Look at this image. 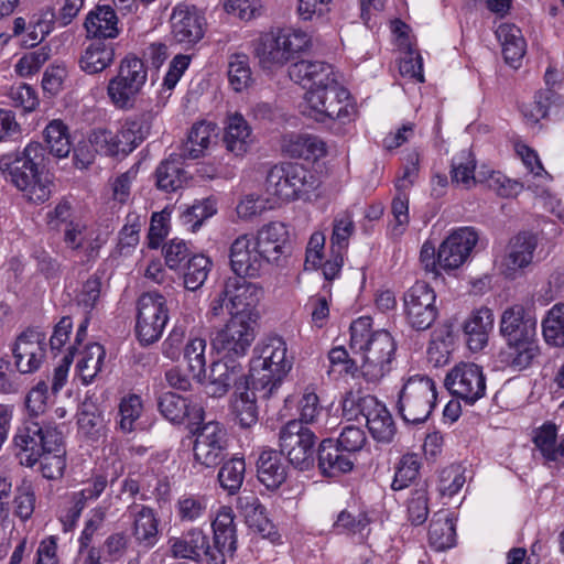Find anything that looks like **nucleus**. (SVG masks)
Segmentation results:
<instances>
[{"label":"nucleus","mask_w":564,"mask_h":564,"mask_svg":"<svg viewBox=\"0 0 564 564\" xmlns=\"http://www.w3.org/2000/svg\"><path fill=\"white\" fill-rule=\"evenodd\" d=\"M291 80L307 89L302 112L328 123L338 134L348 132L357 117L350 93L337 84L332 65L321 61H299L289 67Z\"/></svg>","instance_id":"f257e3e1"},{"label":"nucleus","mask_w":564,"mask_h":564,"mask_svg":"<svg viewBox=\"0 0 564 564\" xmlns=\"http://www.w3.org/2000/svg\"><path fill=\"white\" fill-rule=\"evenodd\" d=\"M12 443L21 466L32 468L40 463L43 477L57 479L63 476L66 467L64 436L53 420L24 419L17 427Z\"/></svg>","instance_id":"f03ea898"},{"label":"nucleus","mask_w":564,"mask_h":564,"mask_svg":"<svg viewBox=\"0 0 564 564\" xmlns=\"http://www.w3.org/2000/svg\"><path fill=\"white\" fill-rule=\"evenodd\" d=\"M46 149L40 142H30L14 155L0 160V170L23 195L33 204H43L52 195V176L45 171Z\"/></svg>","instance_id":"7ed1b4c3"},{"label":"nucleus","mask_w":564,"mask_h":564,"mask_svg":"<svg viewBox=\"0 0 564 564\" xmlns=\"http://www.w3.org/2000/svg\"><path fill=\"white\" fill-rule=\"evenodd\" d=\"M370 316H360L350 325V348L362 356L364 379L377 383L393 368L397 344L384 329H372Z\"/></svg>","instance_id":"20e7f679"},{"label":"nucleus","mask_w":564,"mask_h":564,"mask_svg":"<svg viewBox=\"0 0 564 564\" xmlns=\"http://www.w3.org/2000/svg\"><path fill=\"white\" fill-rule=\"evenodd\" d=\"M256 352L258 355L250 366V383L262 399H269L280 388L292 367L286 357V343L282 337H270L256 348Z\"/></svg>","instance_id":"39448f33"},{"label":"nucleus","mask_w":564,"mask_h":564,"mask_svg":"<svg viewBox=\"0 0 564 564\" xmlns=\"http://www.w3.org/2000/svg\"><path fill=\"white\" fill-rule=\"evenodd\" d=\"M321 185L319 177L299 163L273 165L267 173L265 193L274 203L311 200Z\"/></svg>","instance_id":"423d86ee"},{"label":"nucleus","mask_w":564,"mask_h":564,"mask_svg":"<svg viewBox=\"0 0 564 564\" xmlns=\"http://www.w3.org/2000/svg\"><path fill=\"white\" fill-rule=\"evenodd\" d=\"M310 44L306 32L293 28H275L258 39L254 54L267 69L283 67Z\"/></svg>","instance_id":"0eeeda50"},{"label":"nucleus","mask_w":564,"mask_h":564,"mask_svg":"<svg viewBox=\"0 0 564 564\" xmlns=\"http://www.w3.org/2000/svg\"><path fill=\"white\" fill-rule=\"evenodd\" d=\"M437 392L432 378L425 375L409 377L398 393L397 409L404 422H425L436 405Z\"/></svg>","instance_id":"6e6552de"},{"label":"nucleus","mask_w":564,"mask_h":564,"mask_svg":"<svg viewBox=\"0 0 564 564\" xmlns=\"http://www.w3.org/2000/svg\"><path fill=\"white\" fill-rule=\"evenodd\" d=\"M147 78L148 70L143 61L135 56H126L120 63L117 76L107 86V95L112 105L117 109H132Z\"/></svg>","instance_id":"1a4fd4ad"},{"label":"nucleus","mask_w":564,"mask_h":564,"mask_svg":"<svg viewBox=\"0 0 564 564\" xmlns=\"http://www.w3.org/2000/svg\"><path fill=\"white\" fill-rule=\"evenodd\" d=\"M135 336L142 346L156 343L163 335L170 315L165 296L156 291H149L137 302Z\"/></svg>","instance_id":"9d476101"},{"label":"nucleus","mask_w":564,"mask_h":564,"mask_svg":"<svg viewBox=\"0 0 564 564\" xmlns=\"http://www.w3.org/2000/svg\"><path fill=\"white\" fill-rule=\"evenodd\" d=\"M436 292L426 282L416 281L402 296L406 324L415 330L429 329L438 316Z\"/></svg>","instance_id":"9b49d317"},{"label":"nucleus","mask_w":564,"mask_h":564,"mask_svg":"<svg viewBox=\"0 0 564 564\" xmlns=\"http://www.w3.org/2000/svg\"><path fill=\"white\" fill-rule=\"evenodd\" d=\"M281 455L300 469H307L314 462L315 434L302 422L289 421L279 433Z\"/></svg>","instance_id":"f8f14e48"},{"label":"nucleus","mask_w":564,"mask_h":564,"mask_svg":"<svg viewBox=\"0 0 564 564\" xmlns=\"http://www.w3.org/2000/svg\"><path fill=\"white\" fill-rule=\"evenodd\" d=\"M256 325L257 322L229 315L226 324L215 333L213 348L225 357H243L256 338Z\"/></svg>","instance_id":"ddd939ff"},{"label":"nucleus","mask_w":564,"mask_h":564,"mask_svg":"<svg viewBox=\"0 0 564 564\" xmlns=\"http://www.w3.org/2000/svg\"><path fill=\"white\" fill-rule=\"evenodd\" d=\"M235 518L231 507L223 506L218 509L212 522L213 545L207 547V564H225L228 557L234 558L238 550Z\"/></svg>","instance_id":"4468645a"},{"label":"nucleus","mask_w":564,"mask_h":564,"mask_svg":"<svg viewBox=\"0 0 564 564\" xmlns=\"http://www.w3.org/2000/svg\"><path fill=\"white\" fill-rule=\"evenodd\" d=\"M193 434L194 458L205 467L219 465L227 455V432L224 425L217 421H209L197 426Z\"/></svg>","instance_id":"2eb2a0df"},{"label":"nucleus","mask_w":564,"mask_h":564,"mask_svg":"<svg viewBox=\"0 0 564 564\" xmlns=\"http://www.w3.org/2000/svg\"><path fill=\"white\" fill-rule=\"evenodd\" d=\"M445 387L466 404L473 405L486 394V376L474 362H459L445 378Z\"/></svg>","instance_id":"dca6fc26"},{"label":"nucleus","mask_w":564,"mask_h":564,"mask_svg":"<svg viewBox=\"0 0 564 564\" xmlns=\"http://www.w3.org/2000/svg\"><path fill=\"white\" fill-rule=\"evenodd\" d=\"M479 236L473 227H462L453 231L438 248V264L445 272L462 267L478 242Z\"/></svg>","instance_id":"f3484780"},{"label":"nucleus","mask_w":564,"mask_h":564,"mask_svg":"<svg viewBox=\"0 0 564 564\" xmlns=\"http://www.w3.org/2000/svg\"><path fill=\"white\" fill-rule=\"evenodd\" d=\"M229 260L230 268L236 274L235 278L239 279L259 278L269 264L252 242L249 234L240 235L232 241Z\"/></svg>","instance_id":"a211bd4d"},{"label":"nucleus","mask_w":564,"mask_h":564,"mask_svg":"<svg viewBox=\"0 0 564 564\" xmlns=\"http://www.w3.org/2000/svg\"><path fill=\"white\" fill-rule=\"evenodd\" d=\"M226 283L230 296L229 315L257 322L259 318L257 306L263 295L262 288L239 278H228Z\"/></svg>","instance_id":"6ab92c4d"},{"label":"nucleus","mask_w":564,"mask_h":564,"mask_svg":"<svg viewBox=\"0 0 564 564\" xmlns=\"http://www.w3.org/2000/svg\"><path fill=\"white\" fill-rule=\"evenodd\" d=\"M12 355L20 373L37 371L45 358V336L36 329L28 328L17 337Z\"/></svg>","instance_id":"aec40b11"},{"label":"nucleus","mask_w":564,"mask_h":564,"mask_svg":"<svg viewBox=\"0 0 564 564\" xmlns=\"http://www.w3.org/2000/svg\"><path fill=\"white\" fill-rule=\"evenodd\" d=\"M250 236L269 264H279L280 260L285 257L290 243V232L286 224L270 221Z\"/></svg>","instance_id":"412c9836"},{"label":"nucleus","mask_w":564,"mask_h":564,"mask_svg":"<svg viewBox=\"0 0 564 564\" xmlns=\"http://www.w3.org/2000/svg\"><path fill=\"white\" fill-rule=\"evenodd\" d=\"M63 241L68 249L84 253L89 261L97 258L100 248L107 241V237L97 227L76 219L67 223L63 228Z\"/></svg>","instance_id":"4be33fe9"},{"label":"nucleus","mask_w":564,"mask_h":564,"mask_svg":"<svg viewBox=\"0 0 564 564\" xmlns=\"http://www.w3.org/2000/svg\"><path fill=\"white\" fill-rule=\"evenodd\" d=\"M214 361L206 382V392L213 398L225 395L235 386L236 391L248 384L242 366L235 359Z\"/></svg>","instance_id":"5701e85b"},{"label":"nucleus","mask_w":564,"mask_h":564,"mask_svg":"<svg viewBox=\"0 0 564 564\" xmlns=\"http://www.w3.org/2000/svg\"><path fill=\"white\" fill-rule=\"evenodd\" d=\"M358 408L373 440L390 443L395 434V425L386 405L376 397L366 395L359 399Z\"/></svg>","instance_id":"b1692460"},{"label":"nucleus","mask_w":564,"mask_h":564,"mask_svg":"<svg viewBox=\"0 0 564 564\" xmlns=\"http://www.w3.org/2000/svg\"><path fill=\"white\" fill-rule=\"evenodd\" d=\"M172 34L176 42L194 45L205 32V18L195 6L177 4L171 15Z\"/></svg>","instance_id":"393cba45"},{"label":"nucleus","mask_w":564,"mask_h":564,"mask_svg":"<svg viewBox=\"0 0 564 564\" xmlns=\"http://www.w3.org/2000/svg\"><path fill=\"white\" fill-rule=\"evenodd\" d=\"M237 509L249 529L259 533L273 545L282 544L281 534L268 518L265 508L260 503L257 496H239Z\"/></svg>","instance_id":"a878e982"},{"label":"nucleus","mask_w":564,"mask_h":564,"mask_svg":"<svg viewBox=\"0 0 564 564\" xmlns=\"http://www.w3.org/2000/svg\"><path fill=\"white\" fill-rule=\"evenodd\" d=\"M161 414L172 423L200 424L204 419L203 406L192 398H185L174 392H166L159 399Z\"/></svg>","instance_id":"bb28decb"},{"label":"nucleus","mask_w":564,"mask_h":564,"mask_svg":"<svg viewBox=\"0 0 564 564\" xmlns=\"http://www.w3.org/2000/svg\"><path fill=\"white\" fill-rule=\"evenodd\" d=\"M536 246V237L530 232H520L511 238L507 254L502 260L505 275L509 279H516L521 270L530 265Z\"/></svg>","instance_id":"cd10ccee"},{"label":"nucleus","mask_w":564,"mask_h":564,"mask_svg":"<svg viewBox=\"0 0 564 564\" xmlns=\"http://www.w3.org/2000/svg\"><path fill=\"white\" fill-rule=\"evenodd\" d=\"M500 333L508 343L533 338L536 334V319L525 311L522 304H513L501 315Z\"/></svg>","instance_id":"c85d7f7f"},{"label":"nucleus","mask_w":564,"mask_h":564,"mask_svg":"<svg viewBox=\"0 0 564 564\" xmlns=\"http://www.w3.org/2000/svg\"><path fill=\"white\" fill-rule=\"evenodd\" d=\"M116 46L112 42L90 39L82 50L79 68L88 75L104 72L115 62Z\"/></svg>","instance_id":"c756f323"},{"label":"nucleus","mask_w":564,"mask_h":564,"mask_svg":"<svg viewBox=\"0 0 564 564\" xmlns=\"http://www.w3.org/2000/svg\"><path fill=\"white\" fill-rule=\"evenodd\" d=\"M118 17L110 6H98L85 19L88 39L113 40L120 34Z\"/></svg>","instance_id":"7c9ffc66"},{"label":"nucleus","mask_w":564,"mask_h":564,"mask_svg":"<svg viewBox=\"0 0 564 564\" xmlns=\"http://www.w3.org/2000/svg\"><path fill=\"white\" fill-rule=\"evenodd\" d=\"M154 115L144 111L126 118L118 130L119 143L124 148V154L132 152L151 132Z\"/></svg>","instance_id":"2f4dec72"},{"label":"nucleus","mask_w":564,"mask_h":564,"mask_svg":"<svg viewBox=\"0 0 564 564\" xmlns=\"http://www.w3.org/2000/svg\"><path fill=\"white\" fill-rule=\"evenodd\" d=\"M130 514L133 517L132 535L143 550L152 549L159 541L158 520L151 508L134 505L131 506Z\"/></svg>","instance_id":"473e14b6"},{"label":"nucleus","mask_w":564,"mask_h":564,"mask_svg":"<svg viewBox=\"0 0 564 564\" xmlns=\"http://www.w3.org/2000/svg\"><path fill=\"white\" fill-rule=\"evenodd\" d=\"M456 517L447 510L433 514L429 529L430 546L437 551H446L456 545Z\"/></svg>","instance_id":"72a5a7b5"},{"label":"nucleus","mask_w":564,"mask_h":564,"mask_svg":"<svg viewBox=\"0 0 564 564\" xmlns=\"http://www.w3.org/2000/svg\"><path fill=\"white\" fill-rule=\"evenodd\" d=\"M494 327V314L488 307L475 310L464 323L467 346L473 352L480 351L488 343V334Z\"/></svg>","instance_id":"f704fd0d"},{"label":"nucleus","mask_w":564,"mask_h":564,"mask_svg":"<svg viewBox=\"0 0 564 564\" xmlns=\"http://www.w3.org/2000/svg\"><path fill=\"white\" fill-rule=\"evenodd\" d=\"M282 150L295 159L316 161L327 152L326 143L313 134H288L283 138Z\"/></svg>","instance_id":"c9c22d12"},{"label":"nucleus","mask_w":564,"mask_h":564,"mask_svg":"<svg viewBox=\"0 0 564 564\" xmlns=\"http://www.w3.org/2000/svg\"><path fill=\"white\" fill-rule=\"evenodd\" d=\"M169 543L171 553L176 558L198 561L202 554L207 557L209 539L202 529H191L178 538H171Z\"/></svg>","instance_id":"e433bc0d"},{"label":"nucleus","mask_w":564,"mask_h":564,"mask_svg":"<svg viewBox=\"0 0 564 564\" xmlns=\"http://www.w3.org/2000/svg\"><path fill=\"white\" fill-rule=\"evenodd\" d=\"M258 479L268 490L278 489L286 480V465L281 453L268 449L263 451L257 463Z\"/></svg>","instance_id":"4c0bfd02"},{"label":"nucleus","mask_w":564,"mask_h":564,"mask_svg":"<svg viewBox=\"0 0 564 564\" xmlns=\"http://www.w3.org/2000/svg\"><path fill=\"white\" fill-rule=\"evenodd\" d=\"M339 445L332 440H324L318 447V466L323 475L335 477L352 469L354 463L348 454H344Z\"/></svg>","instance_id":"58836bf2"},{"label":"nucleus","mask_w":564,"mask_h":564,"mask_svg":"<svg viewBox=\"0 0 564 564\" xmlns=\"http://www.w3.org/2000/svg\"><path fill=\"white\" fill-rule=\"evenodd\" d=\"M224 142L228 151L236 155L247 152L252 142V131L247 120L240 113L228 117L225 127Z\"/></svg>","instance_id":"ea45409f"},{"label":"nucleus","mask_w":564,"mask_h":564,"mask_svg":"<svg viewBox=\"0 0 564 564\" xmlns=\"http://www.w3.org/2000/svg\"><path fill=\"white\" fill-rule=\"evenodd\" d=\"M496 36L501 43L505 61L513 65L525 54L527 43L521 30L511 23H501L496 30Z\"/></svg>","instance_id":"a19ab883"},{"label":"nucleus","mask_w":564,"mask_h":564,"mask_svg":"<svg viewBox=\"0 0 564 564\" xmlns=\"http://www.w3.org/2000/svg\"><path fill=\"white\" fill-rule=\"evenodd\" d=\"M257 398L261 397L249 382L245 388L235 391L231 408L241 427L247 429L258 422Z\"/></svg>","instance_id":"79ce46f5"},{"label":"nucleus","mask_w":564,"mask_h":564,"mask_svg":"<svg viewBox=\"0 0 564 564\" xmlns=\"http://www.w3.org/2000/svg\"><path fill=\"white\" fill-rule=\"evenodd\" d=\"M106 351L100 344L93 343L79 352L76 362V372L83 384L87 386L94 381L101 370Z\"/></svg>","instance_id":"37998d69"},{"label":"nucleus","mask_w":564,"mask_h":564,"mask_svg":"<svg viewBox=\"0 0 564 564\" xmlns=\"http://www.w3.org/2000/svg\"><path fill=\"white\" fill-rule=\"evenodd\" d=\"M216 137L217 127L215 123L207 121L194 123L188 133L183 155L189 159L203 156Z\"/></svg>","instance_id":"c03bdc74"},{"label":"nucleus","mask_w":564,"mask_h":564,"mask_svg":"<svg viewBox=\"0 0 564 564\" xmlns=\"http://www.w3.org/2000/svg\"><path fill=\"white\" fill-rule=\"evenodd\" d=\"M517 152L529 173L538 181V183L527 181V188L536 195H544L546 193V185L552 181V176L543 167L538 153L524 144L518 145Z\"/></svg>","instance_id":"a18cd8bd"},{"label":"nucleus","mask_w":564,"mask_h":564,"mask_svg":"<svg viewBox=\"0 0 564 564\" xmlns=\"http://www.w3.org/2000/svg\"><path fill=\"white\" fill-rule=\"evenodd\" d=\"M155 177L158 188L169 193L181 188L187 180L186 172L172 156L156 167Z\"/></svg>","instance_id":"49530a36"},{"label":"nucleus","mask_w":564,"mask_h":564,"mask_svg":"<svg viewBox=\"0 0 564 564\" xmlns=\"http://www.w3.org/2000/svg\"><path fill=\"white\" fill-rule=\"evenodd\" d=\"M228 80L231 88L240 93L252 84V72L249 56L243 53H235L228 59Z\"/></svg>","instance_id":"de8ad7c7"},{"label":"nucleus","mask_w":564,"mask_h":564,"mask_svg":"<svg viewBox=\"0 0 564 564\" xmlns=\"http://www.w3.org/2000/svg\"><path fill=\"white\" fill-rule=\"evenodd\" d=\"M143 218L138 213H129L126 217V224L118 235L117 252L119 256H129L138 246L140 240V229Z\"/></svg>","instance_id":"09e8293b"},{"label":"nucleus","mask_w":564,"mask_h":564,"mask_svg":"<svg viewBox=\"0 0 564 564\" xmlns=\"http://www.w3.org/2000/svg\"><path fill=\"white\" fill-rule=\"evenodd\" d=\"M454 350V336L448 330L435 332L427 347V361L435 368L448 364Z\"/></svg>","instance_id":"8fccbe9b"},{"label":"nucleus","mask_w":564,"mask_h":564,"mask_svg":"<svg viewBox=\"0 0 564 564\" xmlns=\"http://www.w3.org/2000/svg\"><path fill=\"white\" fill-rule=\"evenodd\" d=\"M556 94L551 89L538 91L533 100L521 106V113L527 124L536 126L544 119L554 102Z\"/></svg>","instance_id":"3c124183"},{"label":"nucleus","mask_w":564,"mask_h":564,"mask_svg":"<svg viewBox=\"0 0 564 564\" xmlns=\"http://www.w3.org/2000/svg\"><path fill=\"white\" fill-rule=\"evenodd\" d=\"M44 137L50 152L58 159L68 156L72 150L68 129L61 120L51 121L45 130Z\"/></svg>","instance_id":"603ef678"},{"label":"nucleus","mask_w":564,"mask_h":564,"mask_svg":"<svg viewBox=\"0 0 564 564\" xmlns=\"http://www.w3.org/2000/svg\"><path fill=\"white\" fill-rule=\"evenodd\" d=\"M122 470L123 466L119 460L101 465L89 479V487L87 490L89 494H102L107 488L113 490V486ZM85 491L86 489L82 490L79 494H85Z\"/></svg>","instance_id":"864d4df0"},{"label":"nucleus","mask_w":564,"mask_h":564,"mask_svg":"<svg viewBox=\"0 0 564 564\" xmlns=\"http://www.w3.org/2000/svg\"><path fill=\"white\" fill-rule=\"evenodd\" d=\"M212 269V261L204 254L192 256L184 272V286L189 291H196L203 286Z\"/></svg>","instance_id":"5fc2aeb1"},{"label":"nucleus","mask_w":564,"mask_h":564,"mask_svg":"<svg viewBox=\"0 0 564 564\" xmlns=\"http://www.w3.org/2000/svg\"><path fill=\"white\" fill-rule=\"evenodd\" d=\"M476 160L468 150H463L453 158L452 161V181L463 184L469 188L478 182V174H475Z\"/></svg>","instance_id":"6e6d98bb"},{"label":"nucleus","mask_w":564,"mask_h":564,"mask_svg":"<svg viewBox=\"0 0 564 564\" xmlns=\"http://www.w3.org/2000/svg\"><path fill=\"white\" fill-rule=\"evenodd\" d=\"M143 412L142 400L137 394L122 398L119 405V426L123 433H131L140 427L138 422Z\"/></svg>","instance_id":"4d7b16f0"},{"label":"nucleus","mask_w":564,"mask_h":564,"mask_svg":"<svg viewBox=\"0 0 564 564\" xmlns=\"http://www.w3.org/2000/svg\"><path fill=\"white\" fill-rule=\"evenodd\" d=\"M206 339L203 337H189L183 348V357L187 362L193 378H199L205 372L206 367Z\"/></svg>","instance_id":"13d9d810"},{"label":"nucleus","mask_w":564,"mask_h":564,"mask_svg":"<svg viewBox=\"0 0 564 564\" xmlns=\"http://www.w3.org/2000/svg\"><path fill=\"white\" fill-rule=\"evenodd\" d=\"M328 360L330 364V371L337 372L340 376H349L352 379L364 378L362 364L360 366L350 358L347 349L344 346H337L329 350Z\"/></svg>","instance_id":"bf43d9fd"},{"label":"nucleus","mask_w":564,"mask_h":564,"mask_svg":"<svg viewBox=\"0 0 564 564\" xmlns=\"http://www.w3.org/2000/svg\"><path fill=\"white\" fill-rule=\"evenodd\" d=\"M509 362L516 370L528 368L533 359L539 355V346L533 338L522 339L517 343H508Z\"/></svg>","instance_id":"052dcab7"},{"label":"nucleus","mask_w":564,"mask_h":564,"mask_svg":"<svg viewBox=\"0 0 564 564\" xmlns=\"http://www.w3.org/2000/svg\"><path fill=\"white\" fill-rule=\"evenodd\" d=\"M545 340L555 346L564 345V304H555L542 323Z\"/></svg>","instance_id":"680f3d73"},{"label":"nucleus","mask_w":564,"mask_h":564,"mask_svg":"<svg viewBox=\"0 0 564 564\" xmlns=\"http://www.w3.org/2000/svg\"><path fill=\"white\" fill-rule=\"evenodd\" d=\"M533 443L545 460L550 464L551 459L555 457V451L558 446L557 443V427L554 423L546 422L535 430Z\"/></svg>","instance_id":"e2e57ef3"},{"label":"nucleus","mask_w":564,"mask_h":564,"mask_svg":"<svg viewBox=\"0 0 564 564\" xmlns=\"http://www.w3.org/2000/svg\"><path fill=\"white\" fill-rule=\"evenodd\" d=\"M245 470L246 464L242 458L226 462L218 473L220 486L228 490V494H235L242 485Z\"/></svg>","instance_id":"0e129e2a"},{"label":"nucleus","mask_w":564,"mask_h":564,"mask_svg":"<svg viewBox=\"0 0 564 564\" xmlns=\"http://www.w3.org/2000/svg\"><path fill=\"white\" fill-rule=\"evenodd\" d=\"M355 232V223L349 213L337 215L333 221V232L330 237V249L344 252L349 239Z\"/></svg>","instance_id":"69168bd1"},{"label":"nucleus","mask_w":564,"mask_h":564,"mask_svg":"<svg viewBox=\"0 0 564 564\" xmlns=\"http://www.w3.org/2000/svg\"><path fill=\"white\" fill-rule=\"evenodd\" d=\"M119 140L118 131L113 133L107 129H96L89 135V143L95 151L108 156L124 154V148Z\"/></svg>","instance_id":"338daca9"},{"label":"nucleus","mask_w":564,"mask_h":564,"mask_svg":"<svg viewBox=\"0 0 564 564\" xmlns=\"http://www.w3.org/2000/svg\"><path fill=\"white\" fill-rule=\"evenodd\" d=\"M419 470V457L414 454L404 455L391 482L392 490L399 491L408 488L416 479Z\"/></svg>","instance_id":"774afa93"}]
</instances>
